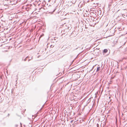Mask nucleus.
Masks as SVG:
<instances>
[{
  "label": "nucleus",
  "instance_id": "obj_1",
  "mask_svg": "<svg viewBox=\"0 0 127 127\" xmlns=\"http://www.w3.org/2000/svg\"><path fill=\"white\" fill-rule=\"evenodd\" d=\"M49 8L50 12H51L52 13H53L56 9L53 6H49Z\"/></svg>",
  "mask_w": 127,
  "mask_h": 127
},
{
  "label": "nucleus",
  "instance_id": "obj_13",
  "mask_svg": "<svg viewBox=\"0 0 127 127\" xmlns=\"http://www.w3.org/2000/svg\"><path fill=\"white\" fill-rule=\"evenodd\" d=\"M125 43H126V42H125L124 44V45L125 44Z\"/></svg>",
  "mask_w": 127,
  "mask_h": 127
},
{
  "label": "nucleus",
  "instance_id": "obj_14",
  "mask_svg": "<svg viewBox=\"0 0 127 127\" xmlns=\"http://www.w3.org/2000/svg\"><path fill=\"white\" fill-rule=\"evenodd\" d=\"M72 121H71V122H72Z\"/></svg>",
  "mask_w": 127,
  "mask_h": 127
},
{
  "label": "nucleus",
  "instance_id": "obj_15",
  "mask_svg": "<svg viewBox=\"0 0 127 127\" xmlns=\"http://www.w3.org/2000/svg\"><path fill=\"white\" fill-rule=\"evenodd\" d=\"M113 6H112V7H111V8H113Z\"/></svg>",
  "mask_w": 127,
  "mask_h": 127
},
{
  "label": "nucleus",
  "instance_id": "obj_12",
  "mask_svg": "<svg viewBox=\"0 0 127 127\" xmlns=\"http://www.w3.org/2000/svg\"><path fill=\"white\" fill-rule=\"evenodd\" d=\"M31 60L30 59H29L28 60V61H29L30 60Z\"/></svg>",
  "mask_w": 127,
  "mask_h": 127
},
{
  "label": "nucleus",
  "instance_id": "obj_9",
  "mask_svg": "<svg viewBox=\"0 0 127 127\" xmlns=\"http://www.w3.org/2000/svg\"><path fill=\"white\" fill-rule=\"evenodd\" d=\"M54 45H50V47H51V48H53V47L54 46Z\"/></svg>",
  "mask_w": 127,
  "mask_h": 127
},
{
  "label": "nucleus",
  "instance_id": "obj_8",
  "mask_svg": "<svg viewBox=\"0 0 127 127\" xmlns=\"http://www.w3.org/2000/svg\"><path fill=\"white\" fill-rule=\"evenodd\" d=\"M28 58V57H27L24 59V61H26L27 60V58Z\"/></svg>",
  "mask_w": 127,
  "mask_h": 127
},
{
  "label": "nucleus",
  "instance_id": "obj_5",
  "mask_svg": "<svg viewBox=\"0 0 127 127\" xmlns=\"http://www.w3.org/2000/svg\"><path fill=\"white\" fill-rule=\"evenodd\" d=\"M43 8L44 9H45V6H44V7H41V8H39V10H40L41 8Z\"/></svg>",
  "mask_w": 127,
  "mask_h": 127
},
{
  "label": "nucleus",
  "instance_id": "obj_2",
  "mask_svg": "<svg viewBox=\"0 0 127 127\" xmlns=\"http://www.w3.org/2000/svg\"><path fill=\"white\" fill-rule=\"evenodd\" d=\"M108 50L107 49H105L104 50L103 53H105L107 52Z\"/></svg>",
  "mask_w": 127,
  "mask_h": 127
},
{
  "label": "nucleus",
  "instance_id": "obj_3",
  "mask_svg": "<svg viewBox=\"0 0 127 127\" xmlns=\"http://www.w3.org/2000/svg\"><path fill=\"white\" fill-rule=\"evenodd\" d=\"M112 4H109V6L108 7L110 8V9L112 8H111V7L112 6Z\"/></svg>",
  "mask_w": 127,
  "mask_h": 127
},
{
  "label": "nucleus",
  "instance_id": "obj_6",
  "mask_svg": "<svg viewBox=\"0 0 127 127\" xmlns=\"http://www.w3.org/2000/svg\"><path fill=\"white\" fill-rule=\"evenodd\" d=\"M68 113H69V115H70L71 114V111H70V110H68Z\"/></svg>",
  "mask_w": 127,
  "mask_h": 127
},
{
  "label": "nucleus",
  "instance_id": "obj_7",
  "mask_svg": "<svg viewBox=\"0 0 127 127\" xmlns=\"http://www.w3.org/2000/svg\"><path fill=\"white\" fill-rule=\"evenodd\" d=\"M91 98H89L88 101V103L90 102V101H91Z\"/></svg>",
  "mask_w": 127,
  "mask_h": 127
},
{
  "label": "nucleus",
  "instance_id": "obj_16",
  "mask_svg": "<svg viewBox=\"0 0 127 127\" xmlns=\"http://www.w3.org/2000/svg\"><path fill=\"white\" fill-rule=\"evenodd\" d=\"M113 6H112V7H111V8H113Z\"/></svg>",
  "mask_w": 127,
  "mask_h": 127
},
{
  "label": "nucleus",
  "instance_id": "obj_4",
  "mask_svg": "<svg viewBox=\"0 0 127 127\" xmlns=\"http://www.w3.org/2000/svg\"><path fill=\"white\" fill-rule=\"evenodd\" d=\"M100 66L98 67L96 69V71H98L100 69Z\"/></svg>",
  "mask_w": 127,
  "mask_h": 127
},
{
  "label": "nucleus",
  "instance_id": "obj_11",
  "mask_svg": "<svg viewBox=\"0 0 127 127\" xmlns=\"http://www.w3.org/2000/svg\"><path fill=\"white\" fill-rule=\"evenodd\" d=\"M9 116V114H8V116Z\"/></svg>",
  "mask_w": 127,
  "mask_h": 127
},
{
  "label": "nucleus",
  "instance_id": "obj_10",
  "mask_svg": "<svg viewBox=\"0 0 127 127\" xmlns=\"http://www.w3.org/2000/svg\"><path fill=\"white\" fill-rule=\"evenodd\" d=\"M44 35V34H42V35H41L40 36V38L41 37H42Z\"/></svg>",
  "mask_w": 127,
  "mask_h": 127
}]
</instances>
